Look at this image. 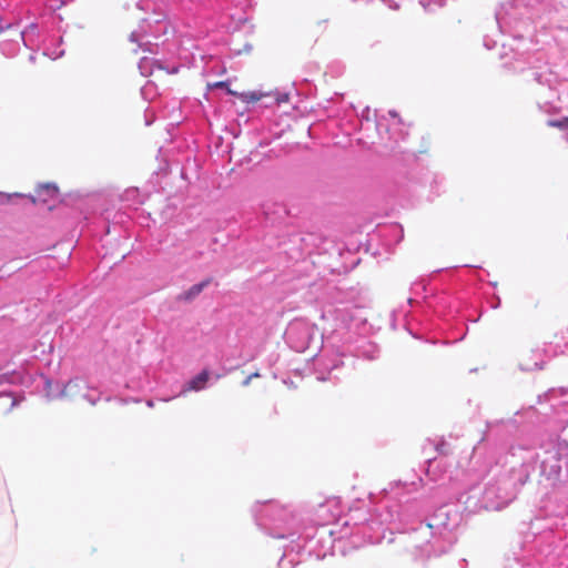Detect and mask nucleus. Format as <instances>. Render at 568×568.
<instances>
[{"label": "nucleus", "mask_w": 568, "mask_h": 568, "mask_svg": "<svg viewBox=\"0 0 568 568\" xmlns=\"http://www.w3.org/2000/svg\"><path fill=\"white\" fill-rule=\"evenodd\" d=\"M229 93L234 94V92L227 88Z\"/></svg>", "instance_id": "40"}, {"label": "nucleus", "mask_w": 568, "mask_h": 568, "mask_svg": "<svg viewBox=\"0 0 568 568\" xmlns=\"http://www.w3.org/2000/svg\"><path fill=\"white\" fill-rule=\"evenodd\" d=\"M80 389V385H79V382L77 379H73V381H69L62 392H61V395L64 396V397H68V396H73L77 394V392Z\"/></svg>", "instance_id": "22"}, {"label": "nucleus", "mask_w": 568, "mask_h": 568, "mask_svg": "<svg viewBox=\"0 0 568 568\" xmlns=\"http://www.w3.org/2000/svg\"><path fill=\"white\" fill-rule=\"evenodd\" d=\"M495 19L498 24V28L500 29L501 32H504V23H505L504 13L501 11H496Z\"/></svg>", "instance_id": "25"}, {"label": "nucleus", "mask_w": 568, "mask_h": 568, "mask_svg": "<svg viewBox=\"0 0 568 568\" xmlns=\"http://www.w3.org/2000/svg\"><path fill=\"white\" fill-rule=\"evenodd\" d=\"M457 310L456 301L445 292L425 296V310L422 313V321H427L432 325L428 332L436 327L434 316H442Z\"/></svg>", "instance_id": "9"}, {"label": "nucleus", "mask_w": 568, "mask_h": 568, "mask_svg": "<svg viewBox=\"0 0 568 568\" xmlns=\"http://www.w3.org/2000/svg\"><path fill=\"white\" fill-rule=\"evenodd\" d=\"M19 400L10 393L0 394V414L10 413L17 405Z\"/></svg>", "instance_id": "20"}, {"label": "nucleus", "mask_w": 568, "mask_h": 568, "mask_svg": "<svg viewBox=\"0 0 568 568\" xmlns=\"http://www.w3.org/2000/svg\"><path fill=\"white\" fill-rule=\"evenodd\" d=\"M499 306H500V298L497 296V297H496V302H494V304H493V306H491V307H493V308H498Z\"/></svg>", "instance_id": "33"}, {"label": "nucleus", "mask_w": 568, "mask_h": 568, "mask_svg": "<svg viewBox=\"0 0 568 568\" xmlns=\"http://www.w3.org/2000/svg\"><path fill=\"white\" fill-rule=\"evenodd\" d=\"M528 478V470L524 465L510 468L489 479L483 491L478 486L470 487L459 496L458 501L464 505L467 513H477L481 509L500 510L516 498L519 488Z\"/></svg>", "instance_id": "4"}, {"label": "nucleus", "mask_w": 568, "mask_h": 568, "mask_svg": "<svg viewBox=\"0 0 568 568\" xmlns=\"http://www.w3.org/2000/svg\"><path fill=\"white\" fill-rule=\"evenodd\" d=\"M389 115L394 119L398 116L396 111H389Z\"/></svg>", "instance_id": "36"}, {"label": "nucleus", "mask_w": 568, "mask_h": 568, "mask_svg": "<svg viewBox=\"0 0 568 568\" xmlns=\"http://www.w3.org/2000/svg\"><path fill=\"white\" fill-rule=\"evenodd\" d=\"M288 100V93L277 91L263 92L261 90H251V118L257 109H272Z\"/></svg>", "instance_id": "10"}, {"label": "nucleus", "mask_w": 568, "mask_h": 568, "mask_svg": "<svg viewBox=\"0 0 568 568\" xmlns=\"http://www.w3.org/2000/svg\"><path fill=\"white\" fill-rule=\"evenodd\" d=\"M548 535H551V531L546 532L545 536H541L540 538H547Z\"/></svg>", "instance_id": "38"}, {"label": "nucleus", "mask_w": 568, "mask_h": 568, "mask_svg": "<svg viewBox=\"0 0 568 568\" xmlns=\"http://www.w3.org/2000/svg\"><path fill=\"white\" fill-rule=\"evenodd\" d=\"M304 558L301 548L291 538V542L284 547V552L277 562V568H295Z\"/></svg>", "instance_id": "12"}, {"label": "nucleus", "mask_w": 568, "mask_h": 568, "mask_svg": "<svg viewBox=\"0 0 568 568\" xmlns=\"http://www.w3.org/2000/svg\"><path fill=\"white\" fill-rule=\"evenodd\" d=\"M364 521H354L349 535L362 537L369 544L387 539L393 542L394 534L407 535L413 544L415 560L446 554L457 541V530L463 523V514L456 504H444L432 515L419 514L417 500H387Z\"/></svg>", "instance_id": "1"}, {"label": "nucleus", "mask_w": 568, "mask_h": 568, "mask_svg": "<svg viewBox=\"0 0 568 568\" xmlns=\"http://www.w3.org/2000/svg\"><path fill=\"white\" fill-rule=\"evenodd\" d=\"M260 376L261 375H260L258 372H251V374H250L251 379L254 378V377H260Z\"/></svg>", "instance_id": "35"}, {"label": "nucleus", "mask_w": 568, "mask_h": 568, "mask_svg": "<svg viewBox=\"0 0 568 568\" xmlns=\"http://www.w3.org/2000/svg\"><path fill=\"white\" fill-rule=\"evenodd\" d=\"M414 485H415L414 483L408 485L407 483H402V481H397V483L394 484V486H396V487L403 486V487H405L407 489H408V487L414 486Z\"/></svg>", "instance_id": "31"}, {"label": "nucleus", "mask_w": 568, "mask_h": 568, "mask_svg": "<svg viewBox=\"0 0 568 568\" xmlns=\"http://www.w3.org/2000/svg\"><path fill=\"white\" fill-rule=\"evenodd\" d=\"M343 365L344 361L342 358L329 359L327 363L324 364V369L327 372V374L318 372L316 375L317 381L324 382L338 379V376L334 375V372L338 371Z\"/></svg>", "instance_id": "14"}, {"label": "nucleus", "mask_w": 568, "mask_h": 568, "mask_svg": "<svg viewBox=\"0 0 568 568\" xmlns=\"http://www.w3.org/2000/svg\"><path fill=\"white\" fill-rule=\"evenodd\" d=\"M327 20L318 21V24L326 23Z\"/></svg>", "instance_id": "39"}, {"label": "nucleus", "mask_w": 568, "mask_h": 568, "mask_svg": "<svg viewBox=\"0 0 568 568\" xmlns=\"http://www.w3.org/2000/svg\"><path fill=\"white\" fill-rule=\"evenodd\" d=\"M542 398L549 402L564 398L562 400L558 402L557 405L568 404V387L550 388L544 395L538 396V402L540 403ZM551 406H556V403H551Z\"/></svg>", "instance_id": "16"}, {"label": "nucleus", "mask_w": 568, "mask_h": 568, "mask_svg": "<svg viewBox=\"0 0 568 568\" xmlns=\"http://www.w3.org/2000/svg\"><path fill=\"white\" fill-rule=\"evenodd\" d=\"M425 296H429L425 281L414 282L410 286V296L407 298V305L405 306L416 312L420 317L425 310Z\"/></svg>", "instance_id": "11"}, {"label": "nucleus", "mask_w": 568, "mask_h": 568, "mask_svg": "<svg viewBox=\"0 0 568 568\" xmlns=\"http://www.w3.org/2000/svg\"><path fill=\"white\" fill-rule=\"evenodd\" d=\"M564 347L565 348L560 351L561 354H567L568 355V342L565 343Z\"/></svg>", "instance_id": "34"}, {"label": "nucleus", "mask_w": 568, "mask_h": 568, "mask_svg": "<svg viewBox=\"0 0 568 568\" xmlns=\"http://www.w3.org/2000/svg\"><path fill=\"white\" fill-rule=\"evenodd\" d=\"M389 325L394 331L403 326L414 338L429 342V339L425 338V335L432 325L427 321H422L416 312H413L405 305H400L392 312Z\"/></svg>", "instance_id": "8"}, {"label": "nucleus", "mask_w": 568, "mask_h": 568, "mask_svg": "<svg viewBox=\"0 0 568 568\" xmlns=\"http://www.w3.org/2000/svg\"><path fill=\"white\" fill-rule=\"evenodd\" d=\"M531 77L539 84H546L549 82V79L545 74H542L541 72H538V71H531Z\"/></svg>", "instance_id": "24"}, {"label": "nucleus", "mask_w": 568, "mask_h": 568, "mask_svg": "<svg viewBox=\"0 0 568 568\" xmlns=\"http://www.w3.org/2000/svg\"><path fill=\"white\" fill-rule=\"evenodd\" d=\"M211 283L210 278L202 281L193 286H191L187 291L180 295V300L183 301H192L209 284Z\"/></svg>", "instance_id": "21"}, {"label": "nucleus", "mask_w": 568, "mask_h": 568, "mask_svg": "<svg viewBox=\"0 0 568 568\" xmlns=\"http://www.w3.org/2000/svg\"><path fill=\"white\" fill-rule=\"evenodd\" d=\"M390 486H393V484H390ZM384 493H385V495H389V491L387 489H384ZM390 494H393L390 496V499H395L398 497V493L394 491V487L390 488Z\"/></svg>", "instance_id": "30"}, {"label": "nucleus", "mask_w": 568, "mask_h": 568, "mask_svg": "<svg viewBox=\"0 0 568 568\" xmlns=\"http://www.w3.org/2000/svg\"><path fill=\"white\" fill-rule=\"evenodd\" d=\"M378 232L383 236L393 237L395 244H398L404 239V230L397 223L379 229Z\"/></svg>", "instance_id": "19"}, {"label": "nucleus", "mask_w": 568, "mask_h": 568, "mask_svg": "<svg viewBox=\"0 0 568 568\" xmlns=\"http://www.w3.org/2000/svg\"><path fill=\"white\" fill-rule=\"evenodd\" d=\"M484 47L488 50H491L496 47V41L493 40L490 37L485 36L484 37Z\"/></svg>", "instance_id": "27"}, {"label": "nucleus", "mask_w": 568, "mask_h": 568, "mask_svg": "<svg viewBox=\"0 0 568 568\" xmlns=\"http://www.w3.org/2000/svg\"><path fill=\"white\" fill-rule=\"evenodd\" d=\"M369 325L366 326L365 333H357L353 331L351 333L349 341H337L326 342L332 347L337 349L338 356L344 357L346 353H351L353 356L364 358L367 361H374L379 356V347L366 339L364 336L368 333Z\"/></svg>", "instance_id": "6"}, {"label": "nucleus", "mask_w": 568, "mask_h": 568, "mask_svg": "<svg viewBox=\"0 0 568 568\" xmlns=\"http://www.w3.org/2000/svg\"><path fill=\"white\" fill-rule=\"evenodd\" d=\"M546 349L534 348L530 351V357L527 362L519 363V369L523 372L540 371L544 368L545 362L542 355L546 354Z\"/></svg>", "instance_id": "13"}, {"label": "nucleus", "mask_w": 568, "mask_h": 568, "mask_svg": "<svg viewBox=\"0 0 568 568\" xmlns=\"http://www.w3.org/2000/svg\"><path fill=\"white\" fill-rule=\"evenodd\" d=\"M537 458L540 460V476L554 489L568 495V453L544 443Z\"/></svg>", "instance_id": "5"}, {"label": "nucleus", "mask_w": 568, "mask_h": 568, "mask_svg": "<svg viewBox=\"0 0 568 568\" xmlns=\"http://www.w3.org/2000/svg\"><path fill=\"white\" fill-rule=\"evenodd\" d=\"M548 125L568 131V116L558 120H549Z\"/></svg>", "instance_id": "23"}, {"label": "nucleus", "mask_w": 568, "mask_h": 568, "mask_svg": "<svg viewBox=\"0 0 568 568\" xmlns=\"http://www.w3.org/2000/svg\"><path fill=\"white\" fill-rule=\"evenodd\" d=\"M369 113H371V109H369V106H366L361 113V116H359L361 122H364V121L368 122L371 120Z\"/></svg>", "instance_id": "28"}, {"label": "nucleus", "mask_w": 568, "mask_h": 568, "mask_svg": "<svg viewBox=\"0 0 568 568\" xmlns=\"http://www.w3.org/2000/svg\"><path fill=\"white\" fill-rule=\"evenodd\" d=\"M546 444L568 453V420L561 427L555 439L550 438Z\"/></svg>", "instance_id": "17"}, {"label": "nucleus", "mask_w": 568, "mask_h": 568, "mask_svg": "<svg viewBox=\"0 0 568 568\" xmlns=\"http://www.w3.org/2000/svg\"><path fill=\"white\" fill-rule=\"evenodd\" d=\"M214 88H227V83L224 81H220L213 84Z\"/></svg>", "instance_id": "32"}, {"label": "nucleus", "mask_w": 568, "mask_h": 568, "mask_svg": "<svg viewBox=\"0 0 568 568\" xmlns=\"http://www.w3.org/2000/svg\"><path fill=\"white\" fill-rule=\"evenodd\" d=\"M256 526L276 539L293 538L304 557L323 559L333 549L335 538L326 525H304L288 507L264 503L254 514Z\"/></svg>", "instance_id": "2"}, {"label": "nucleus", "mask_w": 568, "mask_h": 568, "mask_svg": "<svg viewBox=\"0 0 568 568\" xmlns=\"http://www.w3.org/2000/svg\"><path fill=\"white\" fill-rule=\"evenodd\" d=\"M440 183H442V179H439L438 175L434 174L432 178V189H434L435 186H437Z\"/></svg>", "instance_id": "29"}, {"label": "nucleus", "mask_w": 568, "mask_h": 568, "mask_svg": "<svg viewBox=\"0 0 568 568\" xmlns=\"http://www.w3.org/2000/svg\"><path fill=\"white\" fill-rule=\"evenodd\" d=\"M375 126H376V130H377L381 139H384L383 132L388 134L389 140H394L395 142H398V140H404L405 136L407 135V132H403L402 130L397 134L395 132V130L389 128V125L386 123L385 119H376Z\"/></svg>", "instance_id": "15"}, {"label": "nucleus", "mask_w": 568, "mask_h": 568, "mask_svg": "<svg viewBox=\"0 0 568 568\" xmlns=\"http://www.w3.org/2000/svg\"><path fill=\"white\" fill-rule=\"evenodd\" d=\"M318 335V328L315 324L304 318H295L287 325L284 339L287 346L302 353L306 351Z\"/></svg>", "instance_id": "7"}, {"label": "nucleus", "mask_w": 568, "mask_h": 568, "mask_svg": "<svg viewBox=\"0 0 568 568\" xmlns=\"http://www.w3.org/2000/svg\"><path fill=\"white\" fill-rule=\"evenodd\" d=\"M528 412H529V413H535V412H536V409H535V407H534V406H530V407L528 408Z\"/></svg>", "instance_id": "37"}, {"label": "nucleus", "mask_w": 568, "mask_h": 568, "mask_svg": "<svg viewBox=\"0 0 568 568\" xmlns=\"http://www.w3.org/2000/svg\"><path fill=\"white\" fill-rule=\"evenodd\" d=\"M209 372L202 371L199 375L193 377L183 388L182 393L191 392V390H201L205 387L209 381Z\"/></svg>", "instance_id": "18"}, {"label": "nucleus", "mask_w": 568, "mask_h": 568, "mask_svg": "<svg viewBox=\"0 0 568 568\" xmlns=\"http://www.w3.org/2000/svg\"><path fill=\"white\" fill-rule=\"evenodd\" d=\"M334 306L327 307L322 318L329 325L321 333V345L324 342L349 341L353 331L365 333L367 320L361 315L362 308L369 302L367 292L359 285L335 287Z\"/></svg>", "instance_id": "3"}, {"label": "nucleus", "mask_w": 568, "mask_h": 568, "mask_svg": "<svg viewBox=\"0 0 568 568\" xmlns=\"http://www.w3.org/2000/svg\"><path fill=\"white\" fill-rule=\"evenodd\" d=\"M41 191H45L49 195H57L58 187L51 184H45L40 187Z\"/></svg>", "instance_id": "26"}]
</instances>
